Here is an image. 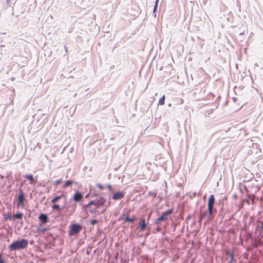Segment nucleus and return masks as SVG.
I'll use <instances>...</instances> for the list:
<instances>
[{
  "label": "nucleus",
  "mask_w": 263,
  "mask_h": 263,
  "mask_svg": "<svg viewBox=\"0 0 263 263\" xmlns=\"http://www.w3.org/2000/svg\"><path fill=\"white\" fill-rule=\"evenodd\" d=\"M215 201V199L214 195H211L208 199V211H205L203 213L201 212L200 215L201 216V218L203 219L206 218L208 221H211L214 218V213L216 212V210L214 208Z\"/></svg>",
  "instance_id": "obj_1"
},
{
  "label": "nucleus",
  "mask_w": 263,
  "mask_h": 263,
  "mask_svg": "<svg viewBox=\"0 0 263 263\" xmlns=\"http://www.w3.org/2000/svg\"><path fill=\"white\" fill-rule=\"evenodd\" d=\"M28 244V240L26 239H18L14 241L9 246V249L11 251H16L26 248Z\"/></svg>",
  "instance_id": "obj_2"
},
{
  "label": "nucleus",
  "mask_w": 263,
  "mask_h": 263,
  "mask_svg": "<svg viewBox=\"0 0 263 263\" xmlns=\"http://www.w3.org/2000/svg\"><path fill=\"white\" fill-rule=\"evenodd\" d=\"M82 230V226L78 223H73L70 225L68 234L69 236H73L78 234Z\"/></svg>",
  "instance_id": "obj_3"
},
{
  "label": "nucleus",
  "mask_w": 263,
  "mask_h": 263,
  "mask_svg": "<svg viewBox=\"0 0 263 263\" xmlns=\"http://www.w3.org/2000/svg\"><path fill=\"white\" fill-rule=\"evenodd\" d=\"M255 234L257 237L260 236L263 232V216L258 219L255 223Z\"/></svg>",
  "instance_id": "obj_4"
},
{
  "label": "nucleus",
  "mask_w": 263,
  "mask_h": 263,
  "mask_svg": "<svg viewBox=\"0 0 263 263\" xmlns=\"http://www.w3.org/2000/svg\"><path fill=\"white\" fill-rule=\"evenodd\" d=\"M173 213V209H168V210L163 212L160 217L157 219L156 221L154 222L155 224H158L160 222L164 221L168 219V217Z\"/></svg>",
  "instance_id": "obj_5"
},
{
  "label": "nucleus",
  "mask_w": 263,
  "mask_h": 263,
  "mask_svg": "<svg viewBox=\"0 0 263 263\" xmlns=\"http://www.w3.org/2000/svg\"><path fill=\"white\" fill-rule=\"evenodd\" d=\"M77 208V203L73 200L70 199L67 202V205L66 206V211L68 212V214L70 215H72L76 211Z\"/></svg>",
  "instance_id": "obj_6"
},
{
  "label": "nucleus",
  "mask_w": 263,
  "mask_h": 263,
  "mask_svg": "<svg viewBox=\"0 0 263 263\" xmlns=\"http://www.w3.org/2000/svg\"><path fill=\"white\" fill-rule=\"evenodd\" d=\"M26 200V198L25 197V194L22 189H20L17 198V201L18 202V206H23L25 205V201Z\"/></svg>",
  "instance_id": "obj_7"
},
{
  "label": "nucleus",
  "mask_w": 263,
  "mask_h": 263,
  "mask_svg": "<svg viewBox=\"0 0 263 263\" xmlns=\"http://www.w3.org/2000/svg\"><path fill=\"white\" fill-rule=\"evenodd\" d=\"M224 259L228 263H232L234 260V253L230 250H227L225 252Z\"/></svg>",
  "instance_id": "obj_8"
},
{
  "label": "nucleus",
  "mask_w": 263,
  "mask_h": 263,
  "mask_svg": "<svg viewBox=\"0 0 263 263\" xmlns=\"http://www.w3.org/2000/svg\"><path fill=\"white\" fill-rule=\"evenodd\" d=\"M83 198V195L82 193L77 191L74 194L73 197L71 199L77 203L81 202Z\"/></svg>",
  "instance_id": "obj_9"
},
{
  "label": "nucleus",
  "mask_w": 263,
  "mask_h": 263,
  "mask_svg": "<svg viewBox=\"0 0 263 263\" xmlns=\"http://www.w3.org/2000/svg\"><path fill=\"white\" fill-rule=\"evenodd\" d=\"M38 218L42 224L46 223L47 222H48V220H49V218H48L47 215L45 213L41 214L39 216Z\"/></svg>",
  "instance_id": "obj_10"
},
{
  "label": "nucleus",
  "mask_w": 263,
  "mask_h": 263,
  "mask_svg": "<svg viewBox=\"0 0 263 263\" xmlns=\"http://www.w3.org/2000/svg\"><path fill=\"white\" fill-rule=\"evenodd\" d=\"M125 192L123 191L116 192L115 194H114L112 198L115 200H118L123 198Z\"/></svg>",
  "instance_id": "obj_11"
},
{
  "label": "nucleus",
  "mask_w": 263,
  "mask_h": 263,
  "mask_svg": "<svg viewBox=\"0 0 263 263\" xmlns=\"http://www.w3.org/2000/svg\"><path fill=\"white\" fill-rule=\"evenodd\" d=\"M97 203V208L103 205L106 202V199L102 196H100L98 198L96 199Z\"/></svg>",
  "instance_id": "obj_12"
},
{
  "label": "nucleus",
  "mask_w": 263,
  "mask_h": 263,
  "mask_svg": "<svg viewBox=\"0 0 263 263\" xmlns=\"http://www.w3.org/2000/svg\"><path fill=\"white\" fill-rule=\"evenodd\" d=\"M65 198V196L64 194H62L59 196H56L54 198H53L51 201V202L52 203H55L57 202H58L60 199H62V198Z\"/></svg>",
  "instance_id": "obj_13"
},
{
  "label": "nucleus",
  "mask_w": 263,
  "mask_h": 263,
  "mask_svg": "<svg viewBox=\"0 0 263 263\" xmlns=\"http://www.w3.org/2000/svg\"><path fill=\"white\" fill-rule=\"evenodd\" d=\"M148 223H139V232H143L144 231L147 226Z\"/></svg>",
  "instance_id": "obj_14"
},
{
  "label": "nucleus",
  "mask_w": 263,
  "mask_h": 263,
  "mask_svg": "<svg viewBox=\"0 0 263 263\" xmlns=\"http://www.w3.org/2000/svg\"><path fill=\"white\" fill-rule=\"evenodd\" d=\"M23 215V214L22 213H21V212H17L15 214H13V217L14 218H16V219L22 220Z\"/></svg>",
  "instance_id": "obj_15"
},
{
  "label": "nucleus",
  "mask_w": 263,
  "mask_h": 263,
  "mask_svg": "<svg viewBox=\"0 0 263 263\" xmlns=\"http://www.w3.org/2000/svg\"><path fill=\"white\" fill-rule=\"evenodd\" d=\"M24 177L27 179L29 180L30 181L31 183L34 182V179L32 174L26 175L24 176Z\"/></svg>",
  "instance_id": "obj_16"
},
{
  "label": "nucleus",
  "mask_w": 263,
  "mask_h": 263,
  "mask_svg": "<svg viewBox=\"0 0 263 263\" xmlns=\"http://www.w3.org/2000/svg\"><path fill=\"white\" fill-rule=\"evenodd\" d=\"M51 208L53 210H57L59 212L61 211V206L59 204L53 203V204L52 205Z\"/></svg>",
  "instance_id": "obj_17"
},
{
  "label": "nucleus",
  "mask_w": 263,
  "mask_h": 263,
  "mask_svg": "<svg viewBox=\"0 0 263 263\" xmlns=\"http://www.w3.org/2000/svg\"><path fill=\"white\" fill-rule=\"evenodd\" d=\"M73 181H71V180H66L65 182V183L63 185V188H66L67 187H68L70 185H72V184L73 183Z\"/></svg>",
  "instance_id": "obj_18"
},
{
  "label": "nucleus",
  "mask_w": 263,
  "mask_h": 263,
  "mask_svg": "<svg viewBox=\"0 0 263 263\" xmlns=\"http://www.w3.org/2000/svg\"><path fill=\"white\" fill-rule=\"evenodd\" d=\"M165 101V95H163L159 100L158 105H164Z\"/></svg>",
  "instance_id": "obj_19"
},
{
  "label": "nucleus",
  "mask_w": 263,
  "mask_h": 263,
  "mask_svg": "<svg viewBox=\"0 0 263 263\" xmlns=\"http://www.w3.org/2000/svg\"><path fill=\"white\" fill-rule=\"evenodd\" d=\"M67 205V202H66V198H65L64 201V204L61 206V211H63L64 210H66V206Z\"/></svg>",
  "instance_id": "obj_20"
},
{
  "label": "nucleus",
  "mask_w": 263,
  "mask_h": 263,
  "mask_svg": "<svg viewBox=\"0 0 263 263\" xmlns=\"http://www.w3.org/2000/svg\"><path fill=\"white\" fill-rule=\"evenodd\" d=\"M134 221V218H130L129 216H126L125 218V221H127L130 223H133Z\"/></svg>",
  "instance_id": "obj_21"
},
{
  "label": "nucleus",
  "mask_w": 263,
  "mask_h": 263,
  "mask_svg": "<svg viewBox=\"0 0 263 263\" xmlns=\"http://www.w3.org/2000/svg\"><path fill=\"white\" fill-rule=\"evenodd\" d=\"M158 2H159V0H156L155 5L154 6V10H153V14H155V13L157 10Z\"/></svg>",
  "instance_id": "obj_22"
},
{
  "label": "nucleus",
  "mask_w": 263,
  "mask_h": 263,
  "mask_svg": "<svg viewBox=\"0 0 263 263\" xmlns=\"http://www.w3.org/2000/svg\"><path fill=\"white\" fill-rule=\"evenodd\" d=\"M99 222V220L98 219H93L91 220L90 224L92 226H94L96 224H97Z\"/></svg>",
  "instance_id": "obj_23"
},
{
  "label": "nucleus",
  "mask_w": 263,
  "mask_h": 263,
  "mask_svg": "<svg viewBox=\"0 0 263 263\" xmlns=\"http://www.w3.org/2000/svg\"><path fill=\"white\" fill-rule=\"evenodd\" d=\"M62 182V179H58L54 183V185H55V186H57L58 185H59L60 183H61Z\"/></svg>",
  "instance_id": "obj_24"
},
{
  "label": "nucleus",
  "mask_w": 263,
  "mask_h": 263,
  "mask_svg": "<svg viewBox=\"0 0 263 263\" xmlns=\"http://www.w3.org/2000/svg\"><path fill=\"white\" fill-rule=\"evenodd\" d=\"M89 204H90L91 205H93L97 206L96 199L89 201Z\"/></svg>",
  "instance_id": "obj_25"
},
{
  "label": "nucleus",
  "mask_w": 263,
  "mask_h": 263,
  "mask_svg": "<svg viewBox=\"0 0 263 263\" xmlns=\"http://www.w3.org/2000/svg\"><path fill=\"white\" fill-rule=\"evenodd\" d=\"M96 186L100 190H103L104 189V186L100 183H97Z\"/></svg>",
  "instance_id": "obj_26"
},
{
  "label": "nucleus",
  "mask_w": 263,
  "mask_h": 263,
  "mask_svg": "<svg viewBox=\"0 0 263 263\" xmlns=\"http://www.w3.org/2000/svg\"><path fill=\"white\" fill-rule=\"evenodd\" d=\"M203 218H201V216L200 215V217L199 218V219H198V223L199 224V225H201V222H202V219Z\"/></svg>",
  "instance_id": "obj_27"
},
{
  "label": "nucleus",
  "mask_w": 263,
  "mask_h": 263,
  "mask_svg": "<svg viewBox=\"0 0 263 263\" xmlns=\"http://www.w3.org/2000/svg\"><path fill=\"white\" fill-rule=\"evenodd\" d=\"M191 217H192V215H189L186 217V218H185V222H188V221H189V220L191 219Z\"/></svg>",
  "instance_id": "obj_28"
},
{
  "label": "nucleus",
  "mask_w": 263,
  "mask_h": 263,
  "mask_svg": "<svg viewBox=\"0 0 263 263\" xmlns=\"http://www.w3.org/2000/svg\"><path fill=\"white\" fill-rule=\"evenodd\" d=\"M115 118L116 124H117V125L119 126H121V125L119 124L118 119L116 118V116H115Z\"/></svg>",
  "instance_id": "obj_29"
},
{
  "label": "nucleus",
  "mask_w": 263,
  "mask_h": 263,
  "mask_svg": "<svg viewBox=\"0 0 263 263\" xmlns=\"http://www.w3.org/2000/svg\"><path fill=\"white\" fill-rule=\"evenodd\" d=\"M148 223V222H145V219H141L140 221V223Z\"/></svg>",
  "instance_id": "obj_30"
},
{
  "label": "nucleus",
  "mask_w": 263,
  "mask_h": 263,
  "mask_svg": "<svg viewBox=\"0 0 263 263\" xmlns=\"http://www.w3.org/2000/svg\"><path fill=\"white\" fill-rule=\"evenodd\" d=\"M0 263H6L5 261L2 258V255H0Z\"/></svg>",
  "instance_id": "obj_31"
},
{
  "label": "nucleus",
  "mask_w": 263,
  "mask_h": 263,
  "mask_svg": "<svg viewBox=\"0 0 263 263\" xmlns=\"http://www.w3.org/2000/svg\"><path fill=\"white\" fill-rule=\"evenodd\" d=\"M107 187L109 191H111L112 190V186L110 184H108L107 185Z\"/></svg>",
  "instance_id": "obj_32"
},
{
  "label": "nucleus",
  "mask_w": 263,
  "mask_h": 263,
  "mask_svg": "<svg viewBox=\"0 0 263 263\" xmlns=\"http://www.w3.org/2000/svg\"><path fill=\"white\" fill-rule=\"evenodd\" d=\"M96 212V210L95 209V210H89V212L91 214H95Z\"/></svg>",
  "instance_id": "obj_33"
},
{
  "label": "nucleus",
  "mask_w": 263,
  "mask_h": 263,
  "mask_svg": "<svg viewBox=\"0 0 263 263\" xmlns=\"http://www.w3.org/2000/svg\"><path fill=\"white\" fill-rule=\"evenodd\" d=\"M90 206H91V205H90V204H89V202L87 204H86V205H85V208H89V207H90Z\"/></svg>",
  "instance_id": "obj_34"
},
{
  "label": "nucleus",
  "mask_w": 263,
  "mask_h": 263,
  "mask_svg": "<svg viewBox=\"0 0 263 263\" xmlns=\"http://www.w3.org/2000/svg\"><path fill=\"white\" fill-rule=\"evenodd\" d=\"M64 48H65V52L66 53H67L68 52V49H67V48L66 46H64Z\"/></svg>",
  "instance_id": "obj_35"
},
{
  "label": "nucleus",
  "mask_w": 263,
  "mask_h": 263,
  "mask_svg": "<svg viewBox=\"0 0 263 263\" xmlns=\"http://www.w3.org/2000/svg\"><path fill=\"white\" fill-rule=\"evenodd\" d=\"M47 231V229L46 228H44L43 229V231L44 232V231Z\"/></svg>",
  "instance_id": "obj_36"
},
{
  "label": "nucleus",
  "mask_w": 263,
  "mask_h": 263,
  "mask_svg": "<svg viewBox=\"0 0 263 263\" xmlns=\"http://www.w3.org/2000/svg\"><path fill=\"white\" fill-rule=\"evenodd\" d=\"M150 216H151V213H149L148 216V219H149ZM147 220L148 221V220Z\"/></svg>",
  "instance_id": "obj_37"
},
{
  "label": "nucleus",
  "mask_w": 263,
  "mask_h": 263,
  "mask_svg": "<svg viewBox=\"0 0 263 263\" xmlns=\"http://www.w3.org/2000/svg\"><path fill=\"white\" fill-rule=\"evenodd\" d=\"M212 113V112L210 110L208 111V114H211Z\"/></svg>",
  "instance_id": "obj_38"
},
{
  "label": "nucleus",
  "mask_w": 263,
  "mask_h": 263,
  "mask_svg": "<svg viewBox=\"0 0 263 263\" xmlns=\"http://www.w3.org/2000/svg\"><path fill=\"white\" fill-rule=\"evenodd\" d=\"M88 196H89V194H87L86 195L85 197H86V198H87Z\"/></svg>",
  "instance_id": "obj_39"
},
{
  "label": "nucleus",
  "mask_w": 263,
  "mask_h": 263,
  "mask_svg": "<svg viewBox=\"0 0 263 263\" xmlns=\"http://www.w3.org/2000/svg\"><path fill=\"white\" fill-rule=\"evenodd\" d=\"M106 211V209H104V210L102 212V213H103V212H104V211Z\"/></svg>",
  "instance_id": "obj_40"
},
{
  "label": "nucleus",
  "mask_w": 263,
  "mask_h": 263,
  "mask_svg": "<svg viewBox=\"0 0 263 263\" xmlns=\"http://www.w3.org/2000/svg\"><path fill=\"white\" fill-rule=\"evenodd\" d=\"M109 205H110V203H108V204L107 206H109Z\"/></svg>",
  "instance_id": "obj_41"
}]
</instances>
